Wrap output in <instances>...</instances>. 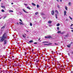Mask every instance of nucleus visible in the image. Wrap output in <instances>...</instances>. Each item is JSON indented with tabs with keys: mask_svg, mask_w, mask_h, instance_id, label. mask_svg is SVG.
<instances>
[{
	"mask_svg": "<svg viewBox=\"0 0 73 73\" xmlns=\"http://www.w3.org/2000/svg\"><path fill=\"white\" fill-rule=\"evenodd\" d=\"M65 31H63V32L60 33V34H62V35L63 34H65Z\"/></svg>",
	"mask_w": 73,
	"mask_h": 73,
	"instance_id": "0eeeda50",
	"label": "nucleus"
},
{
	"mask_svg": "<svg viewBox=\"0 0 73 73\" xmlns=\"http://www.w3.org/2000/svg\"><path fill=\"white\" fill-rule=\"evenodd\" d=\"M15 66H17V65L15 64Z\"/></svg>",
	"mask_w": 73,
	"mask_h": 73,
	"instance_id": "37998d69",
	"label": "nucleus"
},
{
	"mask_svg": "<svg viewBox=\"0 0 73 73\" xmlns=\"http://www.w3.org/2000/svg\"><path fill=\"white\" fill-rule=\"evenodd\" d=\"M48 25L50 27H51V26H52V25H51V24H49Z\"/></svg>",
	"mask_w": 73,
	"mask_h": 73,
	"instance_id": "f704fd0d",
	"label": "nucleus"
},
{
	"mask_svg": "<svg viewBox=\"0 0 73 73\" xmlns=\"http://www.w3.org/2000/svg\"><path fill=\"white\" fill-rule=\"evenodd\" d=\"M23 37H24V38H25V37H26V36H25L24 35H23Z\"/></svg>",
	"mask_w": 73,
	"mask_h": 73,
	"instance_id": "bb28decb",
	"label": "nucleus"
},
{
	"mask_svg": "<svg viewBox=\"0 0 73 73\" xmlns=\"http://www.w3.org/2000/svg\"><path fill=\"white\" fill-rule=\"evenodd\" d=\"M55 17H56V18L57 19V14H55Z\"/></svg>",
	"mask_w": 73,
	"mask_h": 73,
	"instance_id": "412c9836",
	"label": "nucleus"
},
{
	"mask_svg": "<svg viewBox=\"0 0 73 73\" xmlns=\"http://www.w3.org/2000/svg\"><path fill=\"white\" fill-rule=\"evenodd\" d=\"M30 26H32V23H30Z\"/></svg>",
	"mask_w": 73,
	"mask_h": 73,
	"instance_id": "4be33fe9",
	"label": "nucleus"
},
{
	"mask_svg": "<svg viewBox=\"0 0 73 73\" xmlns=\"http://www.w3.org/2000/svg\"><path fill=\"white\" fill-rule=\"evenodd\" d=\"M52 37L51 36H48V38H52Z\"/></svg>",
	"mask_w": 73,
	"mask_h": 73,
	"instance_id": "1a4fd4ad",
	"label": "nucleus"
},
{
	"mask_svg": "<svg viewBox=\"0 0 73 73\" xmlns=\"http://www.w3.org/2000/svg\"><path fill=\"white\" fill-rule=\"evenodd\" d=\"M19 20H20V21H21L22 23H23V21H22L21 20V19H20Z\"/></svg>",
	"mask_w": 73,
	"mask_h": 73,
	"instance_id": "473e14b6",
	"label": "nucleus"
},
{
	"mask_svg": "<svg viewBox=\"0 0 73 73\" xmlns=\"http://www.w3.org/2000/svg\"><path fill=\"white\" fill-rule=\"evenodd\" d=\"M65 36H66V37L67 36V35H66Z\"/></svg>",
	"mask_w": 73,
	"mask_h": 73,
	"instance_id": "e2e57ef3",
	"label": "nucleus"
},
{
	"mask_svg": "<svg viewBox=\"0 0 73 73\" xmlns=\"http://www.w3.org/2000/svg\"><path fill=\"white\" fill-rule=\"evenodd\" d=\"M50 44H52V43H49L48 44H44V45H50Z\"/></svg>",
	"mask_w": 73,
	"mask_h": 73,
	"instance_id": "423d86ee",
	"label": "nucleus"
},
{
	"mask_svg": "<svg viewBox=\"0 0 73 73\" xmlns=\"http://www.w3.org/2000/svg\"><path fill=\"white\" fill-rule=\"evenodd\" d=\"M64 16H65V15H66V11H64Z\"/></svg>",
	"mask_w": 73,
	"mask_h": 73,
	"instance_id": "9b49d317",
	"label": "nucleus"
},
{
	"mask_svg": "<svg viewBox=\"0 0 73 73\" xmlns=\"http://www.w3.org/2000/svg\"><path fill=\"white\" fill-rule=\"evenodd\" d=\"M24 5H25L26 6H27V4H25V3L24 4Z\"/></svg>",
	"mask_w": 73,
	"mask_h": 73,
	"instance_id": "e433bc0d",
	"label": "nucleus"
},
{
	"mask_svg": "<svg viewBox=\"0 0 73 73\" xmlns=\"http://www.w3.org/2000/svg\"><path fill=\"white\" fill-rule=\"evenodd\" d=\"M57 0V1H58V0Z\"/></svg>",
	"mask_w": 73,
	"mask_h": 73,
	"instance_id": "774afa93",
	"label": "nucleus"
},
{
	"mask_svg": "<svg viewBox=\"0 0 73 73\" xmlns=\"http://www.w3.org/2000/svg\"><path fill=\"white\" fill-rule=\"evenodd\" d=\"M45 61H47V60L46 59V60H45Z\"/></svg>",
	"mask_w": 73,
	"mask_h": 73,
	"instance_id": "6e6d98bb",
	"label": "nucleus"
},
{
	"mask_svg": "<svg viewBox=\"0 0 73 73\" xmlns=\"http://www.w3.org/2000/svg\"><path fill=\"white\" fill-rule=\"evenodd\" d=\"M57 29L58 30H59V27H57Z\"/></svg>",
	"mask_w": 73,
	"mask_h": 73,
	"instance_id": "4c0bfd02",
	"label": "nucleus"
},
{
	"mask_svg": "<svg viewBox=\"0 0 73 73\" xmlns=\"http://www.w3.org/2000/svg\"><path fill=\"white\" fill-rule=\"evenodd\" d=\"M9 61H10V62H11V60H9Z\"/></svg>",
	"mask_w": 73,
	"mask_h": 73,
	"instance_id": "8fccbe9b",
	"label": "nucleus"
},
{
	"mask_svg": "<svg viewBox=\"0 0 73 73\" xmlns=\"http://www.w3.org/2000/svg\"><path fill=\"white\" fill-rule=\"evenodd\" d=\"M1 7L2 8H5V6H3V5H2L1 6Z\"/></svg>",
	"mask_w": 73,
	"mask_h": 73,
	"instance_id": "4468645a",
	"label": "nucleus"
},
{
	"mask_svg": "<svg viewBox=\"0 0 73 73\" xmlns=\"http://www.w3.org/2000/svg\"><path fill=\"white\" fill-rule=\"evenodd\" d=\"M73 25V24H71V25L70 26V27H72V26Z\"/></svg>",
	"mask_w": 73,
	"mask_h": 73,
	"instance_id": "49530a36",
	"label": "nucleus"
},
{
	"mask_svg": "<svg viewBox=\"0 0 73 73\" xmlns=\"http://www.w3.org/2000/svg\"><path fill=\"white\" fill-rule=\"evenodd\" d=\"M16 24H17V25H19V23H18V22H17V23H16Z\"/></svg>",
	"mask_w": 73,
	"mask_h": 73,
	"instance_id": "ea45409f",
	"label": "nucleus"
},
{
	"mask_svg": "<svg viewBox=\"0 0 73 73\" xmlns=\"http://www.w3.org/2000/svg\"><path fill=\"white\" fill-rule=\"evenodd\" d=\"M55 12L56 13H57V14H58V12L57 10H56Z\"/></svg>",
	"mask_w": 73,
	"mask_h": 73,
	"instance_id": "f3484780",
	"label": "nucleus"
},
{
	"mask_svg": "<svg viewBox=\"0 0 73 73\" xmlns=\"http://www.w3.org/2000/svg\"><path fill=\"white\" fill-rule=\"evenodd\" d=\"M32 4L33 5H34L35 6H36V5L34 3H32Z\"/></svg>",
	"mask_w": 73,
	"mask_h": 73,
	"instance_id": "ddd939ff",
	"label": "nucleus"
},
{
	"mask_svg": "<svg viewBox=\"0 0 73 73\" xmlns=\"http://www.w3.org/2000/svg\"><path fill=\"white\" fill-rule=\"evenodd\" d=\"M70 44H68V45H67V46L68 48H70Z\"/></svg>",
	"mask_w": 73,
	"mask_h": 73,
	"instance_id": "f8f14e48",
	"label": "nucleus"
},
{
	"mask_svg": "<svg viewBox=\"0 0 73 73\" xmlns=\"http://www.w3.org/2000/svg\"><path fill=\"white\" fill-rule=\"evenodd\" d=\"M7 40H5L4 41V44H7Z\"/></svg>",
	"mask_w": 73,
	"mask_h": 73,
	"instance_id": "39448f33",
	"label": "nucleus"
},
{
	"mask_svg": "<svg viewBox=\"0 0 73 73\" xmlns=\"http://www.w3.org/2000/svg\"><path fill=\"white\" fill-rule=\"evenodd\" d=\"M11 4H13V3H11Z\"/></svg>",
	"mask_w": 73,
	"mask_h": 73,
	"instance_id": "680f3d73",
	"label": "nucleus"
},
{
	"mask_svg": "<svg viewBox=\"0 0 73 73\" xmlns=\"http://www.w3.org/2000/svg\"><path fill=\"white\" fill-rule=\"evenodd\" d=\"M40 40V38H39V39H38V41H39V40Z\"/></svg>",
	"mask_w": 73,
	"mask_h": 73,
	"instance_id": "3c124183",
	"label": "nucleus"
},
{
	"mask_svg": "<svg viewBox=\"0 0 73 73\" xmlns=\"http://www.w3.org/2000/svg\"><path fill=\"white\" fill-rule=\"evenodd\" d=\"M20 25H23V23L21 22H19Z\"/></svg>",
	"mask_w": 73,
	"mask_h": 73,
	"instance_id": "a211bd4d",
	"label": "nucleus"
},
{
	"mask_svg": "<svg viewBox=\"0 0 73 73\" xmlns=\"http://www.w3.org/2000/svg\"><path fill=\"white\" fill-rule=\"evenodd\" d=\"M39 62V60H38L36 61V62Z\"/></svg>",
	"mask_w": 73,
	"mask_h": 73,
	"instance_id": "58836bf2",
	"label": "nucleus"
},
{
	"mask_svg": "<svg viewBox=\"0 0 73 73\" xmlns=\"http://www.w3.org/2000/svg\"><path fill=\"white\" fill-rule=\"evenodd\" d=\"M70 28L71 29H73V28L72 27H70Z\"/></svg>",
	"mask_w": 73,
	"mask_h": 73,
	"instance_id": "79ce46f5",
	"label": "nucleus"
},
{
	"mask_svg": "<svg viewBox=\"0 0 73 73\" xmlns=\"http://www.w3.org/2000/svg\"><path fill=\"white\" fill-rule=\"evenodd\" d=\"M54 44H55V46H57V45H58V44L55 43Z\"/></svg>",
	"mask_w": 73,
	"mask_h": 73,
	"instance_id": "dca6fc26",
	"label": "nucleus"
},
{
	"mask_svg": "<svg viewBox=\"0 0 73 73\" xmlns=\"http://www.w3.org/2000/svg\"><path fill=\"white\" fill-rule=\"evenodd\" d=\"M10 54H12V52H10Z\"/></svg>",
	"mask_w": 73,
	"mask_h": 73,
	"instance_id": "bf43d9fd",
	"label": "nucleus"
},
{
	"mask_svg": "<svg viewBox=\"0 0 73 73\" xmlns=\"http://www.w3.org/2000/svg\"><path fill=\"white\" fill-rule=\"evenodd\" d=\"M9 58H11V59H12V57H9Z\"/></svg>",
	"mask_w": 73,
	"mask_h": 73,
	"instance_id": "13d9d810",
	"label": "nucleus"
},
{
	"mask_svg": "<svg viewBox=\"0 0 73 73\" xmlns=\"http://www.w3.org/2000/svg\"><path fill=\"white\" fill-rule=\"evenodd\" d=\"M33 42V40H30V41H29V42L30 43H31V42Z\"/></svg>",
	"mask_w": 73,
	"mask_h": 73,
	"instance_id": "9d476101",
	"label": "nucleus"
},
{
	"mask_svg": "<svg viewBox=\"0 0 73 73\" xmlns=\"http://www.w3.org/2000/svg\"><path fill=\"white\" fill-rule=\"evenodd\" d=\"M68 55H69V56H70V54H69V53H68Z\"/></svg>",
	"mask_w": 73,
	"mask_h": 73,
	"instance_id": "0e129e2a",
	"label": "nucleus"
},
{
	"mask_svg": "<svg viewBox=\"0 0 73 73\" xmlns=\"http://www.w3.org/2000/svg\"><path fill=\"white\" fill-rule=\"evenodd\" d=\"M39 7V5H37V8H38Z\"/></svg>",
	"mask_w": 73,
	"mask_h": 73,
	"instance_id": "2f4dec72",
	"label": "nucleus"
},
{
	"mask_svg": "<svg viewBox=\"0 0 73 73\" xmlns=\"http://www.w3.org/2000/svg\"><path fill=\"white\" fill-rule=\"evenodd\" d=\"M65 9H66V11H67V10H68L67 7H66V6L65 7Z\"/></svg>",
	"mask_w": 73,
	"mask_h": 73,
	"instance_id": "cd10ccee",
	"label": "nucleus"
},
{
	"mask_svg": "<svg viewBox=\"0 0 73 73\" xmlns=\"http://www.w3.org/2000/svg\"><path fill=\"white\" fill-rule=\"evenodd\" d=\"M1 11L2 12H5V11L3 9H2Z\"/></svg>",
	"mask_w": 73,
	"mask_h": 73,
	"instance_id": "b1692460",
	"label": "nucleus"
},
{
	"mask_svg": "<svg viewBox=\"0 0 73 73\" xmlns=\"http://www.w3.org/2000/svg\"><path fill=\"white\" fill-rule=\"evenodd\" d=\"M13 37H14V36H15V35H13Z\"/></svg>",
	"mask_w": 73,
	"mask_h": 73,
	"instance_id": "864d4df0",
	"label": "nucleus"
},
{
	"mask_svg": "<svg viewBox=\"0 0 73 73\" xmlns=\"http://www.w3.org/2000/svg\"><path fill=\"white\" fill-rule=\"evenodd\" d=\"M23 10V11L24 12H25V13H28L27 11H25V10H24V9H22Z\"/></svg>",
	"mask_w": 73,
	"mask_h": 73,
	"instance_id": "7ed1b4c3",
	"label": "nucleus"
},
{
	"mask_svg": "<svg viewBox=\"0 0 73 73\" xmlns=\"http://www.w3.org/2000/svg\"><path fill=\"white\" fill-rule=\"evenodd\" d=\"M32 51L33 52V51H34V50H32Z\"/></svg>",
	"mask_w": 73,
	"mask_h": 73,
	"instance_id": "de8ad7c7",
	"label": "nucleus"
},
{
	"mask_svg": "<svg viewBox=\"0 0 73 73\" xmlns=\"http://www.w3.org/2000/svg\"><path fill=\"white\" fill-rule=\"evenodd\" d=\"M45 38H48V36H45Z\"/></svg>",
	"mask_w": 73,
	"mask_h": 73,
	"instance_id": "5701e85b",
	"label": "nucleus"
},
{
	"mask_svg": "<svg viewBox=\"0 0 73 73\" xmlns=\"http://www.w3.org/2000/svg\"><path fill=\"white\" fill-rule=\"evenodd\" d=\"M57 7L58 8H60V6L58 5Z\"/></svg>",
	"mask_w": 73,
	"mask_h": 73,
	"instance_id": "c9c22d12",
	"label": "nucleus"
},
{
	"mask_svg": "<svg viewBox=\"0 0 73 73\" xmlns=\"http://www.w3.org/2000/svg\"><path fill=\"white\" fill-rule=\"evenodd\" d=\"M35 15H37L38 14V12H36V13H35Z\"/></svg>",
	"mask_w": 73,
	"mask_h": 73,
	"instance_id": "7c9ffc66",
	"label": "nucleus"
},
{
	"mask_svg": "<svg viewBox=\"0 0 73 73\" xmlns=\"http://www.w3.org/2000/svg\"><path fill=\"white\" fill-rule=\"evenodd\" d=\"M52 53H53V52H54L53 51H52Z\"/></svg>",
	"mask_w": 73,
	"mask_h": 73,
	"instance_id": "4d7b16f0",
	"label": "nucleus"
},
{
	"mask_svg": "<svg viewBox=\"0 0 73 73\" xmlns=\"http://www.w3.org/2000/svg\"><path fill=\"white\" fill-rule=\"evenodd\" d=\"M1 37V39L0 40V42H3L5 38H7V36L6 35V33H5Z\"/></svg>",
	"mask_w": 73,
	"mask_h": 73,
	"instance_id": "f257e3e1",
	"label": "nucleus"
},
{
	"mask_svg": "<svg viewBox=\"0 0 73 73\" xmlns=\"http://www.w3.org/2000/svg\"><path fill=\"white\" fill-rule=\"evenodd\" d=\"M5 28V26H3V27H1L2 29H4Z\"/></svg>",
	"mask_w": 73,
	"mask_h": 73,
	"instance_id": "a878e982",
	"label": "nucleus"
},
{
	"mask_svg": "<svg viewBox=\"0 0 73 73\" xmlns=\"http://www.w3.org/2000/svg\"><path fill=\"white\" fill-rule=\"evenodd\" d=\"M40 15H43V16L45 15V14L42 12H41L40 13Z\"/></svg>",
	"mask_w": 73,
	"mask_h": 73,
	"instance_id": "20e7f679",
	"label": "nucleus"
},
{
	"mask_svg": "<svg viewBox=\"0 0 73 73\" xmlns=\"http://www.w3.org/2000/svg\"><path fill=\"white\" fill-rule=\"evenodd\" d=\"M48 24H51L52 23L51 21H49L48 22Z\"/></svg>",
	"mask_w": 73,
	"mask_h": 73,
	"instance_id": "6e6552de",
	"label": "nucleus"
},
{
	"mask_svg": "<svg viewBox=\"0 0 73 73\" xmlns=\"http://www.w3.org/2000/svg\"><path fill=\"white\" fill-rule=\"evenodd\" d=\"M68 4H69V5H71V3L69 2Z\"/></svg>",
	"mask_w": 73,
	"mask_h": 73,
	"instance_id": "393cba45",
	"label": "nucleus"
},
{
	"mask_svg": "<svg viewBox=\"0 0 73 73\" xmlns=\"http://www.w3.org/2000/svg\"><path fill=\"white\" fill-rule=\"evenodd\" d=\"M27 9H30V10H31V8H30L29 7H27Z\"/></svg>",
	"mask_w": 73,
	"mask_h": 73,
	"instance_id": "2eb2a0df",
	"label": "nucleus"
},
{
	"mask_svg": "<svg viewBox=\"0 0 73 73\" xmlns=\"http://www.w3.org/2000/svg\"><path fill=\"white\" fill-rule=\"evenodd\" d=\"M59 54V55H61V53H60Z\"/></svg>",
	"mask_w": 73,
	"mask_h": 73,
	"instance_id": "052dcab7",
	"label": "nucleus"
},
{
	"mask_svg": "<svg viewBox=\"0 0 73 73\" xmlns=\"http://www.w3.org/2000/svg\"><path fill=\"white\" fill-rule=\"evenodd\" d=\"M46 42H47V43H48V42H46V41H44L42 42V43H45Z\"/></svg>",
	"mask_w": 73,
	"mask_h": 73,
	"instance_id": "aec40b11",
	"label": "nucleus"
},
{
	"mask_svg": "<svg viewBox=\"0 0 73 73\" xmlns=\"http://www.w3.org/2000/svg\"><path fill=\"white\" fill-rule=\"evenodd\" d=\"M9 12H13V11H11V10H10L9 11Z\"/></svg>",
	"mask_w": 73,
	"mask_h": 73,
	"instance_id": "c85d7f7f",
	"label": "nucleus"
},
{
	"mask_svg": "<svg viewBox=\"0 0 73 73\" xmlns=\"http://www.w3.org/2000/svg\"><path fill=\"white\" fill-rule=\"evenodd\" d=\"M60 24L58 23L56 25H57V27H58V26H60Z\"/></svg>",
	"mask_w": 73,
	"mask_h": 73,
	"instance_id": "6ab92c4d",
	"label": "nucleus"
},
{
	"mask_svg": "<svg viewBox=\"0 0 73 73\" xmlns=\"http://www.w3.org/2000/svg\"><path fill=\"white\" fill-rule=\"evenodd\" d=\"M69 17H70V19H71V20H72V18H71L69 16Z\"/></svg>",
	"mask_w": 73,
	"mask_h": 73,
	"instance_id": "72a5a7b5",
	"label": "nucleus"
},
{
	"mask_svg": "<svg viewBox=\"0 0 73 73\" xmlns=\"http://www.w3.org/2000/svg\"><path fill=\"white\" fill-rule=\"evenodd\" d=\"M58 33H61V31H58L57 32Z\"/></svg>",
	"mask_w": 73,
	"mask_h": 73,
	"instance_id": "c756f323",
	"label": "nucleus"
},
{
	"mask_svg": "<svg viewBox=\"0 0 73 73\" xmlns=\"http://www.w3.org/2000/svg\"><path fill=\"white\" fill-rule=\"evenodd\" d=\"M34 44H37V42H34Z\"/></svg>",
	"mask_w": 73,
	"mask_h": 73,
	"instance_id": "a19ab883",
	"label": "nucleus"
},
{
	"mask_svg": "<svg viewBox=\"0 0 73 73\" xmlns=\"http://www.w3.org/2000/svg\"><path fill=\"white\" fill-rule=\"evenodd\" d=\"M62 0H60V2H62Z\"/></svg>",
	"mask_w": 73,
	"mask_h": 73,
	"instance_id": "a18cd8bd",
	"label": "nucleus"
},
{
	"mask_svg": "<svg viewBox=\"0 0 73 73\" xmlns=\"http://www.w3.org/2000/svg\"><path fill=\"white\" fill-rule=\"evenodd\" d=\"M25 55L27 54V52H25Z\"/></svg>",
	"mask_w": 73,
	"mask_h": 73,
	"instance_id": "c03bdc74",
	"label": "nucleus"
},
{
	"mask_svg": "<svg viewBox=\"0 0 73 73\" xmlns=\"http://www.w3.org/2000/svg\"><path fill=\"white\" fill-rule=\"evenodd\" d=\"M26 32H29V31H27V30H26Z\"/></svg>",
	"mask_w": 73,
	"mask_h": 73,
	"instance_id": "09e8293b",
	"label": "nucleus"
},
{
	"mask_svg": "<svg viewBox=\"0 0 73 73\" xmlns=\"http://www.w3.org/2000/svg\"><path fill=\"white\" fill-rule=\"evenodd\" d=\"M72 32H73V30H71Z\"/></svg>",
	"mask_w": 73,
	"mask_h": 73,
	"instance_id": "69168bd1",
	"label": "nucleus"
},
{
	"mask_svg": "<svg viewBox=\"0 0 73 73\" xmlns=\"http://www.w3.org/2000/svg\"><path fill=\"white\" fill-rule=\"evenodd\" d=\"M17 65V66H19L20 65H19V64H18Z\"/></svg>",
	"mask_w": 73,
	"mask_h": 73,
	"instance_id": "5fc2aeb1",
	"label": "nucleus"
},
{
	"mask_svg": "<svg viewBox=\"0 0 73 73\" xmlns=\"http://www.w3.org/2000/svg\"><path fill=\"white\" fill-rule=\"evenodd\" d=\"M12 57H13V58H14V57H15V56H12Z\"/></svg>",
	"mask_w": 73,
	"mask_h": 73,
	"instance_id": "603ef678",
	"label": "nucleus"
},
{
	"mask_svg": "<svg viewBox=\"0 0 73 73\" xmlns=\"http://www.w3.org/2000/svg\"><path fill=\"white\" fill-rule=\"evenodd\" d=\"M51 13L52 15H54V11L52 10V11Z\"/></svg>",
	"mask_w": 73,
	"mask_h": 73,
	"instance_id": "f03ea898",
	"label": "nucleus"
},
{
	"mask_svg": "<svg viewBox=\"0 0 73 73\" xmlns=\"http://www.w3.org/2000/svg\"><path fill=\"white\" fill-rule=\"evenodd\" d=\"M4 49H5V47H4Z\"/></svg>",
	"mask_w": 73,
	"mask_h": 73,
	"instance_id": "338daca9",
	"label": "nucleus"
}]
</instances>
